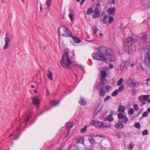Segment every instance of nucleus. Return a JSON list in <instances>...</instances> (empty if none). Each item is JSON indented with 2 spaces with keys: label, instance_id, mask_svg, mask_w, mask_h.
Segmentation results:
<instances>
[{
  "label": "nucleus",
  "instance_id": "f257e3e1",
  "mask_svg": "<svg viewBox=\"0 0 150 150\" xmlns=\"http://www.w3.org/2000/svg\"><path fill=\"white\" fill-rule=\"evenodd\" d=\"M98 52L93 53L92 56L95 60L111 62L116 59L112 55L113 50L111 49L104 46H101L97 49Z\"/></svg>",
  "mask_w": 150,
  "mask_h": 150
},
{
  "label": "nucleus",
  "instance_id": "f03ea898",
  "mask_svg": "<svg viewBox=\"0 0 150 150\" xmlns=\"http://www.w3.org/2000/svg\"><path fill=\"white\" fill-rule=\"evenodd\" d=\"M138 40L136 39L131 37H129L125 40V52L130 54L132 52V46L133 43L137 42Z\"/></svg>",
  "mask_w": 150,
  "mask_h": 150
},
{
  "label": "nucleus",
  "instance_id": "7ed1b4c3",
  "mask_svg": "<svg viewBox=\"0 0 150 150\" xmlns=\"http://www.w3.org/2000/svg\"><path fill=\"white\" fill-rule=\"evenodd\" d=\"M100 8V5L99 3H98L96 4L94 11L93 12L94 13V14L92 15V17L94 18H98L100 16V11L99 9Z\"/></svg>",
  "mask_w": 150,
  "mask_h": 150
},
{
  "label": "nucleus",
  "instance_id": "20e7f679",
  "mask_svg": "<svg viewBox=\"0 0 150 150\" xmlns=\"http://www.w3.org/2000/svg\"><path fill=\"white\" fill-rule=\"evenodd\" d=\"M138 40H139L141 42H146L148 39V36L145 33H142L140 34L138 37Z\"/></svg>",
  "mask_w": 150,
  "mask_h": 150
},
{
  "label": "nucleus",
  "instance_id": "39448f33",
  "mask_svg": "<svg viewBox=\"0 0 150 150\" xmlns=\"http://www.w3.org/2000/svg\"><path fill=\"white\" fill-rule=\"evenodd\" d=\"M144 64L146 66L150 64V52H148L145 55Z\"/></svg>",
  "mask_w": 150,
  "mask_h": 150
},
{
  "label": "nucleus",
  "instance_id": "423d86ee",
  "mask_svg": "<svg viewBox=\"0 0 150 150\" xmlns=\"http://www.w3.org/2000/svg\"><path fill=\"white\" fill-rule=\"evenodd\" d=\"M9 35L10 33L9 32L7 33L5 35V36L6 37L4 38L5 44L4 47V50H6L8 48V44L10 42V40L8 37V36H9Z\"/></svg>",
  "mask_w": 150,
  "mask_h": 150
},
{
  "label": "nucleus",
  "instance_id": "0eeeda50",
  "mask_svg": "<svg viewBox=\"0 0 150 150\" xmlns=\"http://www.w3.org/2000/svg\"><path fill=\"white\" fill-rule=\"evenodd\" d=\"M117 116L118 119H124L122 121L124 123H126L128 120L127 116L126 115H123L121 113L118 114Z\"/></svg>",
  "mask_w": 150,
  "mask_h": 150
},
{
  "label": "nucleus",
  "instance_id": "6e6552de",
  "mask_svg": "<svg viewBox=\"0 0 150 150\" xmlns=\"http://www.w3.org/2000/svg\"><path fill=\"white\" fill-rule=\"evenodd\" d=\"M127 83L128 85L131 87L135 88L137 87L136 82L132 79H129L127 80Z\"/></svg>",
  "mask_w": 150,
  "mask_h": 150
},
{
  "label": "nucleus",
  "instance_id": "1a4fd4ad",
  "mask_svg": "<svg viewBox=\"0 0 150 150\" xmlns=\"http://www.w3.org/2000/svg\"><path fill=\"white\" fill-rule=\"evenodd\" d=\"M100 83L97 86V89H104L105 88V85L106 84V80H100Z\"/></svg>",
  "mask_w": 150,
  "mask_h": 150
},
{
  "label": "nucleus",
  "instance_id": "9d476101",
  "mask_svg": "<svg viewBox=\"0 0 150 150\" xmlns=\"http://www.w3.org/2000/svg\"><path fill=\"white\" fill-rule=\"evenodd\" d=\"M65 30V27L64 26H60L58 29V32L59 35L62 36H65L64 31Z\"/></svg>",
  "mask_w": 150,
  "mask_h": 150
},
{
  "label": "nucleus",
  "instance_id": "9b49d317",
  "mask_svg": "<svg viewBox=\"0 0 150 150\" xmlns=\"http://www.w3.org/2000/svg\"><path fill=\"white\" fill-rule=\"evenodd\" d=\"M31 100L33 104L38 108L40 104V101L39 99L34 97H33Z\"/></svg>",
  "mask_w": 150,
  "mask_h": 150
},
{
  "label": "nucleus",
  "instance_id": "f8f14e48",
  "mask_svg": "<svg viewBox=\"0 0 150 150\" xmlns=\"http://www.w3.org/2000/svg\"><path fill=\"white\" fill-rule=\"evenodd\" d=\"M115 127L117 129H121L124 127V125L122 122L119 121L116 125H115Z\"/></svg>",
  "mask_w": 150,
  "mask_h": 150
},
{
  "label": "nucleus",
  "instance_id": "ddd939ff",
  "mask_svg": "<svg viewBox=\"0 0 150 150\" xmlns=\"http://www.w3.org/2000/svg\"><path fill=\"white\" fill-rule=\"evenodd\" d=\"M116 9L114 7H111L108 10V11L109 14L114 15L116 12Z\"/></svg>",
  "mask_w": 150,
  "mask_h": 150
},
{
  "label": "nucleus",
  "instance_id": "4468645a",
  "mask_svg": "<svg viewBox=\"0 0 150 150\" xmlns=\"http://www.w3.org/2000/svg\"><path fill=\"white\" fill-rule=\"evenodd\" d=\"M65 30L64 31V33H65V36L67 37H71L72 36V34L71 32V31L69 30L67 28H66L65 27Z\"/></svg>",
  "mask_w": 150,
  "mask_h": 150
},
{
  "label": "nucleus",
  "instance_id": "2eb2a0df",
  "mask_svg": "<svg viewBox=\"0 0 150 150\" xmlns=\"http://www.w3.org/2000/svg\"><path fill=\"white\" fill-rule=\"evenodd\" d=\"M101 74V77L100 80H106L105 78L107 75V73L105 71H100Z\"/></svg>",
  "mask_w": 150,
  "mask_h": 150
},
{
  "label": "nucleus",
  "instance_id": "dca6fc26",
  "mask_svg": "<svg viewBox=\"0 0 150 150\" xmlns=\"http://www.w3.org/2000/svg\"><path fill=\"white\" fill-rule=\"evenodd\" d=\"M113 120V118L112 116V115H109L107 116L105 119V121H108L109 122H110L112 121Z\"/></svg>",
  "mask_w": 150,
  "mask_h": 150
},
{
  "label": "nucleus",
  "instance_id": "f3484780",
  "mask_svg": "<svg viewBox=\"0 0 150 150\" xmlns=\"http://www.w3.org/2000/svg\"><path fill=\"white\" fill-rule=\"evenodd\" d=\"M120 68L122 70L125 71L127 69V67L125 63L124 62L121 64Z\"/></svg>",
  "mask_w": 150,
  "mask_h": 150
},
{
  "label": "nucleus",
  "instance_id": "a211bd4d",
  "mask_svg": "<svg viewBox=\"0 0 150 150\" xmlns=\"http://www.w3.org/2000/svg\"><path fill=\"white\" fill-rule=\"evenodd\" d=\"M65 126L66 128L68 130H70L73 126V125L72 123L67 122Z\"/></svg>",
  "mask_w": 150,
  "mask_h": 150
},
{
  "label": "nucleus",
  "instance_id": "6ab92c4d",
  "mask_svg": "<svg viewBox=\"0 0 150 150\" xmlns=\"http://www.w3.org/2000/svg\"><path fill=\"white\" fill-rule=\"evenodd\" d=\"M48 73L47 74L48 78L50 80L52 81L53 80V78L52 77V74L51 71L49 70H47Z\"/></svg>",
  "mask_w": 150,
  "mask_h": 150
},
{
  "label": "nucleus",
  "instance_id": "aec40b11",
  "mask_svg": "<svg viewBox=\"0 0 150 150\" xmlns=\"http://www.w3.org/2000/svg\"><path fill=\"white\" fill-rule=\"evenodd\" d=\"M98 89L100 93V96L101 97H104L105 93V91L104 89Z\"/></svg>",
  "mask_w": 150,
  "mask_h": 150
},
{
  "label": "nucleus",
  "instance_id": "412c9836",
  "mask_svg": "<svg viewBox=\"0 0 150 150\" xmlns=\"http://www.w3.org/2000/svg\"><path fill=\"white\" fill-rule=\"evenodd\" d=\"M61 64L64 67L66 64L67 63L65 61V60L64 58V55H62V58L61 60Z\"/></svg>",
  "mask_w": 150,
  "mask_h": 150
},
{
  "label": "nucleus",
  "instance_id": "4be33fe9",
  "mask_svg": "<svg viewBox=\"0 0 150 150\" xmlns=\"http://www.w3.org/2000/svg\"><path fill=\"white\" fill-rule=\"evenodd\" d=\"M79 103H80L81 104L83 105H85L86 104V102L84 98L82 97L81 98L79 102Z\"/></svg>",
  "mask_w": 150,
  "mask_h": 150
},
{
  "label": "nucleus",
  "instance_id": "5701e85b",
  "mask_svg": "<svg viewBox=\"0 0 150 150\" xmlns=\"http://www.w3.org/2000/svg\"><path fill=\"white\" fill-rule=\"evenodd\" d=\"M100 123V121H97V120H94L93 121L92 125L95 126L97 128H99Z\"/></svg>",
  "mask_w": 150,
  "mask_h": 150
},
{
  "label": "nucleus",
  "instance_id": "b1692460",
  "mask_svg": "<svg viewBox=\"0 0 150 150\" xmlns=\"http://www.w3.org/2000/svg\"><path fill=\"white\" fill-rule=\"evenodd\" d=\"M65 54L66 56L67 57V63L69 65H70L71 64L72 62L69 57L68 53V52H65Z\"/></svg>",
  "mask_w": 150,
  "mask_h": 150
},
{
  "label": "nucleus",
  "instance_id": "393cba45",
  "mask_svg": "<svg viewBox=\"0 0 150 150\" xmlns=\"http://www.w3.org/2000/svg\"><path fill=\"white\" fill-rule=\"evenodd\" d=\"M71 37L72 38L74 42L76 43H79L81 41V40H80L76 36H73L72 35V36H71Z\"/></svg>",
  "mask_w": 150,
  "mask_h": 150
},
{
  "label": "nucleus",
  "instance_id": "a878e982",
  "mask_svg": "<svg viewBox=\"0 0 150 150\" xmlns=\"http://www.w3.org/2000/svg\"><path fill=\"white\" fill-rule=\"evenodd\" d=\"M114 21V18L113 16H108V22L109 24L112 23Z\"/></svg>",
  "mask_w": 150,
  "mask_h": 150
},
{
  "label": "nucleus",
  "instance_id": "bb28decb",
  "mask_svg": "<svg viewBox=\"0 0 150 150\" xmlns=\"http://www.w3.org/2000/svg\"><path fill=\"white\" fill-rule=\"evenodd\" d=\"M93 11V10L92 8H90L88 9L86 13V14L89 15L91 14Z\"/></svg>",
  "mask_w": 150,
  "mask_h": 150
},
{
  "label": "nucleus",
  "instance_id": "cd10ccee",
  "mask_svg": "<svg viewBox=\"0 0 150 150\" xmlns=\"http://www.w3.org/2000/svg\"><path fill=\"white\" fill-rule=\"evenodd\" d=\"M125 110V107L122 105H120L118 108V111L119 112H124Z\"/></svg>",
  "mask_w": 150,
  "mask_h": 150
},
{
  "label": "nucleus",
  "instance_id": "c85d7f7f",
  "mask_svg": "<svg viewBox=\"0 0 150 150\" xmlns=\"http://www.w3.org/2000/svg\"><path fill=\"white\" fill-rule=\"evenodd\" d=\"M118 93V90L117 89L115 90L112 93V96L114 97L117 96Z\"/></svg>",
  "mask_w": 150,
  "mask_h": 150
},
{
  "label": "nucleus",
  "instance_id": "c756f323",
  "mask_svg": "<svg viewBox=\"0 0 150 150\" xmlns=\"http://www.w3.org/2000/svg\"><path fill=\"white\" fill-rule=\"evenodd\" d=\"M101 109L100 108H99L98 106L97 107L94 111V114H95L96 115L100 111Z\"/></svg>",
  "mask_w": 150,
  "mask_h": 150
},
{
  "label": "nucleus",
  "instance_id": "7c9ffc66",
  "mask_svg": "<svg viewBox=\"0 0 150 150\" xmlns=\"http://www.w3.org/2000/svg\"><path fill=\"white\" fill-rule=\"evenodd\" d=\"M108 16H106V15H105L103 19L102 20L103 22L105 23H107V20L108 19Z\"/></svg>",
  "mask_w": 150,
  "mask_h": 150
},
{
  "label": "nucleus",
  "instance_id": "2f4dec72",
  "mask_svg": "<svg viewBox=\"0 0 150 150\" xmlns=\"http://www.w3.org/2000/svg\"><path fill=\"white\" fill-rule=\"evenodd\" d=\"M71 147H72L71 148H73L72 150H78L79 149V147L77 145H70L69 147L70 148Z\"/></svg>",
  "mask_w": 150,
  "mask_h": 150
},
{
  "label": "nucleus",
  "instance_id": "473e14b6",
  "mask_svg": "<svg viewBox=\"0 0 150 150\" xmlns=\"http://www.w3.org/2000/svg\"><path fill=\"white\" fill-rule=\"evenodd\" d=\"M84 142V139L83 137H81L79 138L76 141V143H82Z\"/></svg>",
  "mask_w": 150,
  "mask_h": 150
},
{
  "label": "nucleus",
  "instance_id": "72a5a7b5",
  "mask_svg": "<svg viewBox=\"0 0 150 150\" xmlns=\"http://www.w3.org/2000/svg\"><path fill=\"white\" fill-rule=\"evenodd\" d=\"M51 103L52 105L56 106L59 103V102L56 100H51Z\"/></svg>",
  "mask_w": 150,
  "mask_h": 150
},
{
  "label": "nucleus",
  "instance_id": "f704fd0d",
  "mask_svg": "<svg viewBox=\"0 0 150 150\" xmlns=\"http://www.w3.org/2000/svg\"><path fill=\"white\" fill-rule=\"evenodd\" d=\"M88 140L92 145H93L95 144V141L93 138L90 137L88 139Z\"/></svg>",
  "mask_w": 150,
  "mask_h": 150
},
{
  "label": "nucleus",
  "instance_id": "c9c22d12",
  "mask_svg": "<svg viewBox=\"0 0 150 150\" xmlns=\"http://www.w3.org/2000/svg\"><path fill=\"white\" fill-rule=\"evenodd\" d=\"M87 127L86 125H85L84 128H81V132L82 133H85L86 131V129Z\"/></svg>",
  "mask_w": 150,
  "mask_h": 150
},
{
  "label": "nucleus",
  "instance_id": "e433bc0d",
  "mask_svg": "<svg viewBox=\"0 0 150 150\" xmlns=\"http://www.w3.org/2000/svg\"><path fill=\"white\" fill-rule=\"evenodd\" d=\"M92 29L94 31V32L93 33V34L94 35L96 33L98 30V29H97L96 27L95 26H93L92 27Z\"/></svg>",
  "mask_w": 150,
  "mask_h": 150
},
{
  "label": "nucleus",
  "instance_id": "4c0bfd02",
  "mask_svg": "<svg viewBox=\"0 0 150 150\" xmlns=\"http://www.w3.org/2000/svg\"><path fill=\"white\" fill-rule=\"evenodd\" d=\"M142 96L143 100L145 101L147 100L148 98L149 97V95H142Z\"/></svg>",
  "mask_w": 150,
  "mask_h": 150
},
{
  "label": "nucleus",
  "instance_id": "58836bf2",
  "mask_svg": "<svg viewBox=\"0 0 150 150\" xmlns=\"http://www.w3.org/2000/svg\"><path fill=\"white\" fill-rule=\"evenodd\" d=\"M123 79L122 78H121L118 81L117 83V85L118 86H120L123 83Z\"/></svg>",
  "mask_w": 150,
  "mask_h": 150
},
{
  "label": "nucleus",
  "instance_id": "ea45409f",
  "mask_svg": "<svg viewBox=\"0 0 150 150\" xmlns=\"http://www.w3.org/2000/svg\"><path fill=\"white\" fill-rule=\"evenodd\" d=\"M51 1V0H47L46 2V4L47 5L48 8L50 6Z\"/></svg>",
  "mask_w": 150,
  "mask_h": 150
},
{
  "label": "nucleus",
  "instance_id": "a19ab883",
  "mask_svg": "<svg viewBox=\"0 0 150 150\" xmlns=\"http://www.w3.org/2000/svg\"><path fill=\"white\" fill-rule=\"evenodd\" d=\"M134 127L137 129H139L140 128V125L139 122H136L134 124Z\"/></svg>",
  "mask_w": 150,
  "mask_h": 150
},
{
  "label": "nucleus",
  "instance_id": "79ce46f5",
  "mask_svg": "<svg viewBox=\"0 0 150 150\" xmlns=\"http://www.w3.org/2000/svg\"><path fill=\"white\" fill-rule=\"evenodd\" d=\"M64 67L65 68L68 69L70 70H71L72 69V68L71 66H70V65L68 64H66Z\"/></svg>",
  "mask_w": 150,
  "mask_h": 150
},
{
  "label": "nucleus",
  "instance_id": "37998d69",
  "mask_svg": "<svg viewBox=\"0 0 150 150\" xmlns=\"http://www.w3.org/2000/svg\"><path fill=\"white\" fill-rule=\"evenodd\" d=\"M124 89V85H122L120 86L119 88V89L118 90V91H119L120 92L122 91Z\"/></svg>",
  "mask_w": 150,
  "mask_h": 150
},
{
  "label": "nucleus",
  "instance_id": "c03bdc74",
  "mask_svg": "<svg viewBox=\"0 0 150 150\" xmlns=\"http://www.w3.org/2000/svg\"><path fill=\"white\" fill-rule=\"evenodd\" d=\"M69 16L70 19L71 21H72L74 20V15L72 13H69Z\"/></svg>",
  "mask_w": 150,
  "mask_h": 150
},
{
  "label": "nucleus",
  "instance_id": "a18cd8bd",
  "mask_svg": "<svg viewBox=\"0 0 150 150\" xmlns=\"http://www.w3.org/2000/svg\"><path fill=\"white\" fill-rule=\"evenodd\" d=\"M134 110L132 108L130 109L129 110V113L130 115H132L134 114Z\"/></svg>",
  "mask_w": 150,
  "mask_h": 150
},
{
  "label": "nucleus",
  "instance_id": "49530a36",
  "mask_svg": "<svg viewBox=\"0 0 150 150\" xmlns=\"http://www.w3.org/2000/svg\"><path fill=\"white\" fill-rule=\"evenodd\" d=\"M148 134V131L147 129H145L142 132V134L143 135H146Z\"/></svg>",
  "mask_w": 150,
  "mask_h": 150
},
{
  "label": "nucleus",
  "instance_id": "de8ad7c7",
  "mask_svg": "<svg viewBox=\"0 0 150 150\" xmlns=\"http://www.w3.org/2000/svg\"><path fill=\"white\" fill-rule=\"evenodd\" d=\"M131 93L132 96H134L137 93V91L135 89H132V90Z\"/></svg>",
  "mask_w": 150,
  "mask_h": 150
},
{
  "label": "nucleus",
  "instance_id": "09e8293b",
  "mask_svg": "<svg viewBox=\"0 0 150 150\" xmlns=\"http://www.w3.org/2000/svg\"><path fill=\"white\" fill-rule=\"evenodd\" d=\"M134 146V144L132 143L130 144L128 147V149L129 150H132Z\"/></svg>",
  "mask_w": 150,
  "mask_h": 150
},
{
  "label": "nucleus",
  "instance_id": "8fccbe9b",
  "mask_svg": "<svg viewBox=\"0 0 150 150\" xmlns=\"http://www.w3.org/2000/svg\"><path fill=\"white\" fill-rule=\"evenodd\" d=\"M100 124L99 125V128H104V123L100 122Z\"/></svg>",
  "mask_w": 150,
  "mask_h": 150
},
{
  "label": "nucleus",
  "instance_id": "3c124183",
  "mask_svg": "<svg viewBox=\"0 0 150 150\" xmlns=\"http://www.w3.org/2000/svg\"><path fill=\"white\" fill-rule=\"evenodd\" d=\"M111 126V125L110 123H108L107 124H105L104 123V128H108V127H110Z\"/></svg>",
  "mask_w": 150,
  "mask_h": 150
},
{
  "label": "nucleus",
  "instance_id": "603ef678",
  "mask_svg": "<svg viewBox=\"0 0 150 150\" xmlns=\"http://www.w3.org/2000/svg\"><path fill=\"white\" fill-rule=\"evenodd\" d=\"M138 101L139 102H142V101L143 100V96H142V95H140L139 97L138 98Z\"/></svg>",
  "mask_w": 150,
  "mask_h": 150
},
{
  "label": "nucleus",
  "instance_id": "864d4df0",
  "mask_svg": "<svg viewBox=\"0 0 150 150\" xmlns=\"http://www.w3.org/2000/svg\"><path fill=\"white\" fill-rule=\"evenodd\" d=\"M148 115V112L147 111H145L142 114V116L143 117H145L147 116Z\"/></svg>",
  "mask_w": 150,
  "mask_h": 150
},
{
  "label": "nucleus",
  "instance_id": "5fc2aeb1",
  "mask_svg": "<svg viewBox=\"0 0 150 150\" xmlns=\"http://www.w3.org/2000/svg\"><path fill=\"white\" fill-rule=\"evenodd\" d=\"M105 88L107 91H109V90L111 88V86L109 85H107Z\"/></svg>",
  "mask_w": 150,
  "mask_h": 150
},
{
  "label": "nucleus",
  "instance_id": "6e6d98bb",
  "mask_svg": "<svg viewBox=\"0 0 150 150\" xmlns=\"http://www.w3.org/2000/svg\"><path fill=\"white\" fill-rule=\"evenodd\" d=\"M30 117H31L30 116H28L27 117L26 119L25 120L24 122H25L26 124L29 121V120Z\"/></svg>",
  "mask_w": 150,
  "mask_h": 150
},
{
  "label": "nucleus",
  "instance_id": "4d7b16f0",
  "mask_svg": "<svg viewBox=\"0 0 150 150\" xmlns=\"http://www.w3.org/2000/svg\"><path fill=\"white\" fill-rule=\"evenodd\" d=\"M111 98V96H107L104 99V101H108Z\"/></svg>",
  "mask_w": 150,
  "mask_h": 150
},
{
  "label": "nucleus",
  "instance_id": "13d9d810",
  "mask_svg": "<svg viewBox=\"0 0 150 150\" xmlns=\"http://www.w3.org/2000/svg\"><path fill=\"white\" fill-rule=\"evenodd\" d=\"M146 81L147 82L146 85L147 86L149 85V83H150V77L146 79Z\"/></svg>",
  "mask_w": 150,
  "mask_h": 150
},
{
  "label": "nucleus",
  "instance_id": "bf43d9fd",
  "mask_svg": "<svg viewBox=\"0 0 150 150\" xmlns=\"http://www.w3.org/2000/svg\"><path fill=\"white\" fill-rule=\"evenodd\" d=\"M134 109L136 111H137L139 109L138 106L137 104H134Z\"/></svg>",
  "mask_w": 150,
  "mask_h": 150
},
{
  "label": "nucleus",
  "instance_id": "052dcab7",
  "mask_svg": "<svg viewBox=\"0 0 150 150\" xmlns=\"http://www.w3.org/2000/svg\"><path fill=\"white\" fill-rule=\"evenodd\" d=\"M116 136L117 137L119 138H121L122 137V134H121L120 132H118L116 134Z\"/></svg>",
  "mask_w": 150,
  "mask_h": 150
},
{
  "label": "nucleus",
  "instance_id": "680f3d73",
  "mask_svg": "<svg viewBox=\"0 0 150 150\" xmlns=\"http://www.w3.org/2000/svg\"><path fill=\"white\" fill-rule=\"evenodd\" d=\"M124 63H125L126 65L128 67V66L130 64V62L129 61H127L124 62Z\"/></svg>",
  "mask_w": 150,
  "mask_h": 150
},
{
  "label": "nucleus",
  "instance_id": "e2e57ef3",
  "mask_svg": "<svg viewBox=\"0 0 150 150\" xmlns=\"http://www.w3.org/2000/svg\"><path fill=\"white\" fill-rule=\"evenodd\" d=\"M146 102L144 101H142V102H141V103L140 104H141V105L142 106L144 105H145L146 104Z\"/></svg>",
  "mask_w": 150,
  "mask_h": 150
},
{
  "label": "nucleus",
  "instance_id": "0e129e2a",
  "mask_svg": "<svg viewBox=\"0 0 150 150\" xmlns=\"http://www.w3.org/2000/svg\"><path fill=\"white\" fill-rule=\"evenodd\" d=\"M1 1L3 4H6L7 3V1L6 0H1Z\"/></svg>",
  "mask_w": 150,
  "mask_h": 150
},
{
  "label": "nucleus",
  "instance_id": "69168bd1",
  "mask_svg": "<svg viewBox=\"0 0 150 150\" xmlns=\"http://www.w3.org/2000/svg\"><path fill=\"white\" fill-rule=\"evenodd\" d=\"M40 10L41 11H42V6L41 3H40Z\"/></svg>",
  "mask_w": 150,
  "mask_h": 150
},
{
  "label": "nucleus",
  "instance_id": "338daca9",
  "mask_svg": "<svg viewBox=\"0 0 150 150\" xmlns=\"http://www.w3.org/2000/svg\"><path fill=\"white\" fill-rule=\"evenodd\" d=\"M109 67L110 69H112L113 67V65L112 64H110L109 66Z\"/></svg>",
  "mask_w": 150,
  "mask_h": 150
},
{
  "label": "nucleus",
  "instance_id": "774afa93",
  "mask_svg": "<svg viewBox=\"0 0 150 150\" xmlns=\"http://www.w3.org/2000/svg\"><path fill=\"white\" fill-rule=\"evenodd\" d=\"M50 93V92L49 91L48 89L47 88L46 89V94L48 96L49 95Z\"/></svg>",
  "mask_w": 150,
  "mask_h": 150
}]
</instances>
